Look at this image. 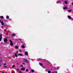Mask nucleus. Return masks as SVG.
<instances>
[{"instance_id":"nucleus-37","label":"nucleus","mask_w":73,"mask_h":73,"mask_svg":"<svg viewBox=\"0 0 73 73\" xmlns=\"http://www.w3.org/2000/svg\"><path fill=\"white\" fill-rule=\"evenodd\" d=\"M0 23H1V20L0 19Z\"/></svg>"},{"instance_id":"nucleus-36","label":"nucleus","mask_w":73,"mask_h":73,"mask_svg":"<svg viewBox=\"0 0 73 73\" xmlns=\"http://www.w3.org/2000/svg\"><path fill=\"white\" fill-rule=\"evenodd\" d=\"M1 72H2V73H4V72H2V71H1Z\"/></svg>"},{"instance_id":"nucleus-21","label":"nucleus","mask_w":73,"mask_h":73,"mask_svg":"<svg viewBox=\"0 0 73 73\" xmlns=\"http://www.w3.org/2000/svg\"><path fill=\"white\" fill-rule=\"evenodd\" d=\"M26 72H28V70L26 69Z\"/></svg>"},{"instance_id":"nucleus-11","label":"nucleus","mask_w":73,"mask_h":73,"mask_svg":"<svg viewBox=\"0 0 73 73\" xmlns=\"http://www.w3.org/2000/svg\"><path fill=\"white\" fill-rule=\"evenodd\" d=\"M1 23L2 25H4V23H3V22L1 21Z\"/></svg>"},{"instance_id":"nucleus-39","label":"nucleus","mask_w":73,"mask_h":73,"mask_svg":"<svg viewBox=\"0 0 73 73\" xmlns=\"http://www.w3.org/2000/svg\"><path fill=\"white\" fill-rule=\"evenodd\" d=\"M17 64L19 65V63H17Z\"/></svg>"},{"instance_id":"nucleus-7","label":"nucleus","mask_w":73,"mask_h":73,"mask_svg":"<svg viewBox=\"0 0 73 73\" xmlns=\"http://www.w3.org/2000/svg\"><path fill=\"white\" fill-rule=\"evenodd\" d=\"M25 53V55H27V54H28V52H26Z\"/></svg>"},{"instance_id":"nucleus-2","label":"nucleus","mask_w":73,"mask_h":73,"mask_svg":"<svg viewBox=\"0 0 73 73\" xmlns=\"http://www.w3.org/2000/svg\"><path fill=\"white\" fill-rule=\"evenodd\" d=\"M8 40L7 38H5L4 40V41L5 42H7V40Z\"/></svg>"},{"instance_id":"nucleus-5","label":"nucleus","mask_w":73,"mask_h":73,"mask_svg":"<svg viewBox=\"0 0 73 73\" xmlns=\"http://www.w3.org/2000/svg\"><path fill=\"white\" fill-rule=\"evenodd\" d=\"M56 3L58 4V3H61V2H60V1H58L56 2Z\"/></svg>"},{"instance_id":"nucleus-9","label":"nucleus","mask_w":73,"mask_h":73,"mask_svg":"<svg viewBox=\"0 0 73 73\" xmlns=\"http://www.w3.org/2000/svg\"><path fill=\"white\" fill-rule=\"evenodd\" d=\"M39 65H40V66H41V65H43V64H42V63H39Z\"/></svg>"},{"instance_id":"nucleus-8","label":"nucleus","mask_w":73,"mask_h":73,"mask_svg":"<svg viewBox=\"0 0 73 73\" xmlns=\"http://www.w3.org/2000/svg\"><path fill=\"white\" fill-rule=\"evenodd\" d=\"M68 18L69 19H70L71 17H70V16H68Z\"/></svg>"},{"instance_id":"nucleus-28","label":"nucleus","mask_w":73,"mask_h":73,"mask_svg":"<svg viewBox=\"0 0 73 73\" xmlns=\"http://www.w3.org/2000/svg\"><path fill=\"white\" fill-rule=\"evenodd\" d=\"M21 67H22V68H23V65H21Z\"/></svg>"},{"instance_id":"nucleus-41","label":"nucleus","mask_w":73,"mask_h":73,"mask_svg":"<svg viewBox=\"0 0 73 73\" xmlns=\"http://www.w3.org/2000/svg\"><path fill=\"white\" fill-rule=\"evenodd\" d=\"M72 4L73 5V2L72 3Z\"/></svg>"},{"instance_id":"nucleus-4","label":"nucleus","mask_w":73,"mask_h":73,"mask_svg":"<svg viewBox=\"0 0 73 73\" xmlns=\"http://www.w3.org/2000/svg\"><path fill=\"white\" fill-rule=\"evenodd\" d=\"M18 56H23V54H22L19 53L18 54Z\"/></svg>"},{"instance_id":"nucleus-30","label":"nucleus","mask_w":73,"mask_h":73,"mask_svg":"<svg viewBox=\"0 0 73 73\" xmlns=\"http://www.w3.org/2000/svg\"><path fill=\"white\" fill-rule=\"evenodd\" d=\"M5 22H6V21H7V20H5Z\"/></svg>"},{"instance_id":"nucleus-18","label":"nucleus","mask_w":73,"mask_h":73,"mask_svg":"<svg viewBox=\"0 0 73 73\" xmlns=\"http://www.w3.org/2000/svg\"><path fill=\"white\" fill-rule=\"evenodd\" d=\"M0 18H1V19H3V16H1Z\"/></svg>"},{"instance_id":"nucleus-40","label":"nucleus","mask_w":73,"mask_h":73,"mask_svg":"<svg viewBox=\"0 0 73 73\" xmlns=\"http://www.w3.org/2000/svg\"><path fill=\"white\" fill-rule=\"evenodd\" d=\"M55 73H57V72H56Z\"/></svg>"},{"instance_id":"nucleus-35","label":"nucleus","mask_w":73,"mask_h":73,"mask_svg":"<svg viewBox=\"0 0 73 73\" xmlns=\"http://www.w3.org/2000/svg\"><path fill=\"white\" fill-rule=\"evenodd\" d=\"M43 68H44L45 69V67H43Z\"/></svg>"},{"instance_id":"nucleus-32","label":"nucleus","mask_w":73,"mask_h":73,"mask_svg":"<svg viewBox=\"0 0 73 73\" xmlns=\"http://www.w3.org/2000/svg\"><path fill=\"white\" fill-rule=\"evenodd\" d=\"M22 64H23V65H25V64H24V63H23Z\"/></svg>"},{"instance_id":"nucleus-31","label":"nucleus","mask_w":73,"mask_h":73,"mask_svg":"<svg viewBox=\"0 0 73 73\" xmlns=\"http://www.w3.org/2000/svg\"><path fill=\"white\" fill-rule=\"evenodd\" d=\"M4 66L6 65V64L5 63V64H4Z\"/></svg>"},{"instance_id":"nucleus-6","label":"nucleus","mask_w":73,"mask_h":73,"mask_svg":"<svg viewBox=\"0 0 73 73\" xmlns=\"http://www.w3.org/2000/svg\"><path fill=\"white\" fill-rule=\"evenodd\" d=\"M13 45V42H11L10 43V45L11 46H12V45Z\"/></svg>"},{"instance_id":"nucleus-22","label":"nucleus","mask_w":73,"mask_h":73,"mask_svg":"<svg viewBox=\"0 0 73 73\" xmlns=\"http://www.w3.org/2000/svg\"><path fill=\"white\" fill-rule=\"evenodd\" d=\"M6 19H9V16H7L6 17Z\"/></svg>"},{"instance_id":"nucleus-12","label":"nucleus","mask_w":73,"mask_h":73,"mask_svg":"<svg viewBox=\"0 0 73 73\" xmlns=\"http://www.w3.org/2000/svg\"><path fill=\"white\" fill-rule=\"evenodd\" d=\"M64 3L66 4H68V2H67V1H64Z\"/></svg>"},{"instance_id":"nucleus-24","label":"nucleus","mask_w":73,"mask_h":73,"mask_svg":"<svg viewBox=\"0 0 73 73\" xmlns=\"http://www.w3.org/2000/svg\"><path fill=\"white\" fill-rule=\"evenodd\" d=\"M17 70H18V71H19V68H17Z\"/></svg>"},{"instance_id":"nucleus-10","label":"nucleus","mask_w":73,"mask_h":73,"mask_svg":"<svg viewBox=\"0 0 73 73\" xmlns=\"http://www.w3.org/2000/svg\"><path fill=\"white\" fill-rule=\"evenodd\" d=\"M25 62H28V60L27 59H25Z\"/></svg>"},{"instance_id":"nucleus-19","label":"nucleus","mask_w":73,"mask_h":73,"mask_svg":"<svg viewBox=\"0 0 73 73\" xmlns=\"http://www.w3.org/2000/svg\"><path fill=\"white\" fill-rule=\"evenodd\" d=\"M22 47L23 48H25V46H24V45H23L22 46Z\"/></svg>"},{"instance_id":"nucleus-17","label":"nucleus","mask_w":73,"mask_h":73,"mask_svg":"<svg viewBox=\"0 0 73 73\" xmlns=\"http://www.w3.org/2000/svg\"><path fill=\"white\" fill-rule=\"evenodd\" d=\"M48 73H51V71H49V70H48Z\"/></svg>"},{"instance_id":"nucleus-1","label":"nucleus","mask_w":73,"mask_h":73,"mask_svg":"<svg viewBox=\"0 0 73 73\" xmlns=\"http://www.w3.org/2000/svg\"><path fill=\"white\" fill-rule=\"evenodd\" d=\"M0 41H1V39H2V34H1L0 36Z\"/></svg>"},{"instance_id":"nucleus-34","label":"nucleus","mask_w":73,"mask_h":73,"mask_svg":"<svg viewBox=\"0 0 73 73\" xmlns=\"http://www.w3.org/2000/svg\"><path fill=\"white\" fill-rule=\"evenodd\" d=\"M4 68H7V66H4Z\"/></svg>"},{"instance_id":"nucleus-14","label":"nucleus","mask_w":73,"mask_h":73,"mask_svg":"<svg viewBox=\"0 0 73 73\" xmlns=\"http://www.w3.org/2000/svg\"><path fill=\"white\" fill-rule=\"evenodd\" d=\"M68 11L69 12H72V10H70Z\"/></svg>"},{"instance_id":"nucleus-25","label":"nucleus","mask_w":73,"mask_h":73,"mask_svg":"<svg viewBox=\"0 0 73 73\" xmlns=\"http://www.w3.org/2000/svg\"><path fill=\"white\" fill-rule=\"evenodd\" d=\"M15 66V65H13L12 66V67H13V68H14Z\"/></svg>"},{"instance_id":"nucleus-33","label":"nucleus","mask_w":73,"mask_h":73,"mask_svg":"<svg viewBox=\"0 0 73 73\" xmlns=\"http://www.w3.org/2000/svg\"><path fill=\"white\" fill-rule=\"evenodd\" d=\"M19 52H21V50H19Z\"/></svg>"},{"instance_id":"nucleus-38","label":"nucleus","mask_w":73,"mask_h":73,"mask_svg":"<svg viewBox=\"0 0 73 73\" xmlns=\"http://www.w3.org/2000/svg\"><path fill=\"white\" fill-rule=\"evenodd\" d=\"M41 60V59H39V60Z\"/></svg>"},{"instance_id":"nucleus-3","label":"nucleus","mask_w":73,"mask_h":73,"mask_svg":"<svg viewBox=\"0 0 73 73\" xmlns=\"http://www.w3.org/2000/svg\"><path fill=\"white\" fill-rule=\"evenodd\" d=\"M21 70H23V71H24L25 70V68H21Z\"/></svg>"},{"instance_id":"nucleus-26","label":"nucleus","mask_w":73,"mask_h":73,"mask_svg":"<svg viewBox=\"0 0 73 73\" xmlns=\"http://www.w3.org/2000/svg\"><path fill=\"white\" fill-rule=\"evenodd\" d=\"M1 28H3V29L4 28V26H2V27H1Z\"/></svg>"},{"instance_id":"nucleus-16","label":"nucleus","mask_w":73,"mask_h":73,"mask_svg":"<svg viewBox=\"0 0 73 73\" xmlns=\"http://www.w3.org/2000/svg\"><path fill=\"white\" fill-rule=\"evenodd\" d=\"M15 57H17V54H15Z\"/></svg>"},{"instance_id":"nucleus-23","label":"nucleus","mask_w":73,"mask_h":73,"mask_svg":"<svg viewBox=\"0 0 73 73\" xmlns=\"http://www.w3.org/2000/svg\"><path fill=\"white\" fill-rule=\"evenodd\" d=\"M15 48H16V49H17V48H18V46H15Z\"/></svg>"},{"instance_id":"nucleus-15","label":"nucleus","mask_w":73,"mask_h":73,"mask_svg":"<svg viewBox=\"0 0 73 73\" xmlns=\"http://www.w3.org/2000/svg\"><path fill=\"white\" fill-rule=\"evenodd\" d=\"M12 36H15V34H12Z\"/></svg>"},{"instance_id":"nucleus-29","label":"nucleus","mask_w":73,"mask_h":73,"mask_svg":"<svg viewBox=\"0 0 73 73\" xmlns=\"http://www.w3.org/2000/svg\"><path fill=\"white\" fill-rule=\"evenodd\" d=\"M19 72L20 73H21V71H19Z\"/></svg>"},{"instance_id":"nucleus-13","label":"nucleus","mask_w":73,"mask_h":73,"mask_svg":"<svg viewBox=\"0 0 73 73\" xmlns=\"http://www.w3.org/2000/svg\"><path fill=\"white\" fill-rule=\"evenodd\" d=\"M67 7H63V9H67Z\"/></svg>"},{"instance_id":"nucleus-20","label":"nucleus","mask_w":73,"mask_h":73,"mask_svg":"<svg viewBox=\"0 0 73 73\" xmlns=\"http://www.w3.org/2000/svg\"><path fill=\"white\" fill-rule=\"evenodd\" d=\"M31 71L32 73H33V72H34V70H31Z\"/></svg>"},{"instance_id":"nucleus-27","label":"nucleus","mask_w":73,"mask_h":73,"mask_svg":"<svg viewBox=\"0 0 73 73\" xmlns=\"http://www.w3.org/2000/svg\"><path fill=\"white\" fill-rule=\"evenodd\" d=\"M10 41L11 42H12V40H10Z\"/></svg>"}]
</instances>
